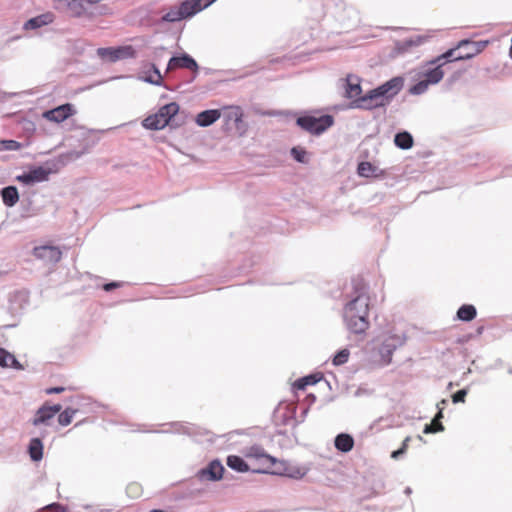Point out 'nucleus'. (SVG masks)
Here are the masks:
<instances>
[{
	"instance_id": "1",
	"label": "nucleus",
	"mask_w": 512,
	"mask_h": 512,
	"mask_svg": "<svg viewBox=\"0 0 512 512\" xmlns=\"http://www.w3.org/2000/svg\"><path fill=\"white\" fill-rule=\"evenodd\" d=\"M403 85L404 79L402 77H394L379 87L370 90L364 96L354 99L349 107L352 109L371 110L384 106L401 91Z\"/></svg>"
},
{
	"instance_id": "2",
	"label": "nucleus",
	"mask_w": 512,
	"mask_h": 512,
	"mask_svg": "<svg viewBox=\"0 0 512 512\" xmlns=\"http://www.w3.org/2000/svg\"><path fill=\"white\" fill-rule=\"evenodd\" d=\"M370 298L362 287L357 296L348 302L344 308L343 318L347 329L355 334L364 333L369 327Z\"/></svg>"
},
{
	"instance_id": "3",
	"label": "nucleus",
	"mask_w": 512,
	"mask_h": 512,
	"mask_svg": "<svg viewBox=\"0 0 512 512\" xmlns=\"http://www.w3.org/2000/svg\"><path fill=\"white\" fill-rule=\"evenodd\" d=\"M427 66L428 67L421 73L422 79L409 89V92L412 95H421L425 93L430 85H435L443 79L445 71L441 65L430 64L429 61Z\"/></svg>"
},
{
	"instance_id": "4",
	"label": "nucleus",
	"mask_w": 512,
	"mask_h": 512,
	"mask_svg": "<svg viewBox=\"0 0 512 512\" xmlns=\"http://www.w3.org/2000/svg\"><path fill=\"white\" fill-rule=\"evenodd\" d=\"M178 111L179 105L176 102H171L161 107L157 113L146 117L142 125L146 129L161 130L170 123L172 117L175 116Z\"/></svg>"
},
{
	"instance_id": "5",
	"label": "nucleus",
	"mask_w": 512,
	"mask_h": 512,
	"mask_svg": "<svg viewBox=\"0 0 512 512\" xmlns=\"http://www.w3.org/2000/svg\"><path fill=\"white\" fill-rule=\"evenodd\" d=\"M296 123L305 131L320 135L333 125L334 119L330 115H323L319 117L305 115L298 117Z\"/></svg>"
},
{
	"instance_id": "6",
	"label": "nucleus",
	"mask_w": 512,
	"mask_h": 512,
	"mask_svg": "<svg viewBox=\"0 0 512 512\" xmlns=\"http://www.w3.org/2000/svg\"><path fill=\"white\" fill-rule=\"evenodd\" d=\"M97 55L104 61L116 62L135 57V50L132 46L98 48Z\"/></svg>"
},
{
	"instance_id": "7",
	"label": "nucleus",
	"mask_w": 512,
	"mask_h": 512,
	"mask_svg": "<svg viewBox=\"0 0 512 512\" xmlns=\"http://www.w3.org/2000/svg\"><path fill=\"white\" fill-rule=\"evenodd\" d=\"M404 344V338L400 335L390 334L383 339L379 352L385 364L391 362L393 352Z\"/></svg>"
},
{
	"instance_id": "8",
	"label": "nucleus",
	"mask_w": 512,
	"mask_h": 512,
	"mask_svg": "<svg viewBox=\"0 0 512 512\" xmlns=\"http://www.w3.org/2000/svg\"><path fill=\"white\" fill-rule=\"evenodd\" d=\"M33 254L36 258L45 261L46 263L55 264L61 260L62 252L56 246L43 245L33 249Z\"/></svg>"
},
{
	"instance_id": "9",
	"label": "nucleus",
	"mask_w": 512,
	"mask_h": 512,
	"mask_svg": "<svg viewBox=\"0 0 512 512\" xmlns=\"http://www.w3.org/2000/svg\"><path fill=\"white\" fill-rule=\"evenodd\" d=\"M193 15H195V11L191 9L190 3L185 0L179 7H173L164 14L162 20L165 22H176Z\"/></svg>"
},
{
	"instance_id": "10",
	"label": "nucleus",
	"mask_w": 512,
	"mask_h": 512,
	"mask_svg": "<svg viewBox=\"0 0 512 512\" xmlns=\"http://www.w3.org/2000/svg\"><path fill=\"white\" fill-rule=\"evenodd\" d=\"M61 409L62 406L60 404H55L53 406L43 405L36 411L35 416L31 422L34 426H39L41 424L48 425L49 421L53 419L54 416L61 411Z\"/></svg>"
},
{
	"instance_id": "11",
	"label": "nucleus",
	"mask_w": 512,
	"mask_h": 512,
	"mask_svg": "<svg viewBox=\"0 0 512 512\" xmlns=\"http://www.w3.org/2000/svg\"><path fill=\"white\" fill-rule=\"evenodd\" d=\"M75 113L72 104H63L43 113V117L55 123H61Z\"/></svg>"
},
{
	"instance_id": "12",
	"label": "nucleus",
	"mask_w": 512,
	"mask_h": 512,
	"mask_svg": "<svg viewBox=\"0 0 512 512\" xmlns=\"http://www.w3.org/2000/svg\"><path fill=\"white\" fill-rule=\"evenodd\" d=\"M49 174V169L40 166L30 170L27 173L19 175L17 180L26 185H31L48 180Z\"/></svg>"
},
{
	"instance_id": "13",
	"label": "nucleus",
	"mask_w": 512,
	"mask_h": 512,
	"mask_svg": "<svg viewBox=\"0 0 512 512\" xmlns=\"http://www.w3.org/2000/svg\"><path fill=\"white\" fill-rule=\"evenodd\" d=\"M224 467L218 460H213L206 468L198 472L201 480L218 481L222 478Z\"/></svg>"
},
{
	"instance_id": "14",
	"label": "nucleus",
	"mask_w": 512,
	"mask_h": 512,
	"mask_svg": "<svg viewBox=\"0 0 512 512\" xmlns=\"http://www.w3.org/2000/svg\"><path fill=\"white\" fill-rule=\"evenodd\" d=\"M177 68H186L192 71H197L198 64L190 55L183 54L182 56L172 57L168 62L167 71L174 70Z\"/></svg>"
},
{
	"instance_id": "15",
	"label": "nucleus",
	"mask_w": 512,
	"mask_h": 512,
	"mask_svg": "<svg viewBox=\"0 0 512 512\" xmlns=\"http://www.w3.org/2000/svg\"><path fill=\"white\" fill-rule=\"evenodd\" d=\"M488 41H470V40H461L458 43V48L470 47V51L465 53H459L456 59H470L483 51V49L487 46Z\"/></svg>"
},
{
	"instance_id": "16",
	"label": "nucleus",
	"mask_w": 512,
	"mask_h": 512,
	"mask_svg": "<svg viewBox=\"0 0 512 512\" xmlns=\"http://www.w3.org/2000/svg\"><path fill=\"white\" fill-rule=\"evenodd\" d=\"M345 97L349 99H356L361 97L360 94L362 92L359 78L353 75H348L345 79Z\"/></svg>"
},
{
	"instance_id": "17",
	"label": "nucleus",
	"mask_w": 512,
	"mask_h": 512,
	"mask_svg": "<svg viewBox=\"0 0 512 512\" xmlns=\"http://www.w3.org/2000/svg\"><path fill=\"white\" fill-rule=\"evenodd\" d=\"M221 117V111L218 109L205 110L196 117V123L200 127H208L215 123Z\"/></svg>"
},
{
	"instance_id": "18",
	"label": "nucleus",
	"mask_w": 512,
	"mask_h": 512,
	"mask_svg": "<svg viewBox=\"0 0 512 512\" xmlns=\"http://www.w3.org/2000/svg\"><path fill=\"white\" fill-rule=\"evenodd\" d=\"M51 13L41 14L25 22L23 28L25 30H35L53 22Z\"/></svg>"
},
{
	"instance_id": "19",
	"label": "nucleus",
	"mask_w": 512,
	"mask_h": 512,
	"mask_svg": "<svg viewBox=\"0 0 512 512\" xmlns=\"http://www.w3.org/2000/svg\"><path fill=\"white\" fill-rule=\"evenodd\" d=\"M59 5L65 6L72 15L80 17L86 13L83 0H56Z\"/></svg>"
},
{
	"instance_id": "20",
	"label": "nucleus",
	"mask_w": 512,
	"mask_h": 512,
	"mask_svg": "<svg viewBox=\"0 0 512 512\" xmlns=\"http://www.w3.org/2000/svg\"><path fill=\"white\" fill-rule=\"evenodd\" d=\"M426 38L423 36H416L410 39L399 41L396 43L395 49L398 53L408 52L412 47L420 46L425 42Z\"/></svg>"
},
{
	"instance_id": "21",
	"label": "nucleus",
	"mask_w": 512,
	"mask_h": 512,
	"mask_svg": "<svg viewBox=\"0 0 512 512\" xmlns=\"http://www.w3.org/2000/svg\"><path fill=\"white\" fill-rule=\"evenodd\" d=\"M3 202L6 206L12 207L19 200L18 190L15 186H8L1 190Z\"/></svg>"
},
{
	"instance_id": "22",
	"label": "nucleus",
	"mask_w": 512,
	"mask_h": 512,
	"mask_svg": "<svg viewBox=\"0 0 512 512\" xmlns=\"http://www.w3.org/2000/svg\"><path fill=\"white\" fill-rule=\"evenodd\" d=\"M447 404V400L443 399L440 403L437 404V407L439 409V412L435 416L432 425H426L424 428V433H431V432H437V431H443L444 427L439 422V420L443 417L442 415V409Z\"/></svg>"
},
{
	"instance_id": "23",
	"label": "nucleus",
	"mask_w": 512,
	"mask_h": 512,
	"mask_svg": "<svg viewBox=\"0 0 512 512\" xmlns=\"http://www.w3.org/2000/svg\"><path fill=\"white\" fill-rule=\"evenodd\" d=\"M354 445V440L349 434H339L335 438V447L342 452H349L352 450Z\"/></svg>"
},
{
	"instance_id": "24",
	"label": "nucleus",
	"mask_w": 512,
	"mask_h": 512,
	"mask_svg": "<svg viewBox=\"0 0 512 512\" xmlns=\"http://www.w3.org/2000/svg\"><path fill=\"white\" fill-rule=\"evenodd\" d=\"M29 455L33 461H40L43 457V444L39 438H33L29 443Z\"/></svg>"
},
{
	"instance_id": "25",
	"label": "nucleus",
	"mask_w": 512,
	"mask_h": 512,
	"mask_svg": "<svg viewBox=\"0 0 512 512\" xmlns=\"http://www.w3.org/2000/svg\"><path fill=\"white\" fill-rule=\"evenodd\" d=\"M0 366L3 368H8V367H14L16 369L22 368L21 365L19 364V362L14 357V355L7 352L3 348H0Z\"/></svg>"
},
{
	"instance_id": "26",
	"label": "nucleus",
	"mask_w": 512,
	"mask_h": 512,
	"mask_svg": "<svg viewBox=\"0 0 512 512\" xmlns=\"http://www.w3.org/2000/svg\"><path fill=\"white\" fill-rule=\"evenodd\" d=\"M456 50H457V47L449 49L445 53H443V54L439 55L438 57H436L435 59L431 60L430 64H439L443 67L446 63H448L450 61H459L460 59H456V57L459 55V54H456Z\"/></svg>"
},
{
	"instance_id": "27",
	"label": "nucleus",
	"mask_w": 512,
	"mask_h": 512,
	"mask_svg": "<svg viewBox=\"0 0 512 512\" xmlns=\"http://www.w3.org/2000/svg\"><path fill=\"white\" fill-rule=\"evenodd\" d=\"M394 143L401 149H409L413 146V137L406 131L400 132L395 135Z\"/></svg>"
},
{
	"instance_id": "28",
	"label": "nucleus",
	"mask_w": 512,
	"mask_h": 512,
	"mask_svg": "<svg viewBox=\"0 0 512 512\" xmlns=\"http://www.w3.org/2000/svg\"><path fill=\"white\" fill-rule=\"evenodd\" d=\"M227 465L237 472H247L249 470L247 463L241 457L236 455L228 456Z\"/></svg>"
},
{
	"instance_id": "29",
	"label": "nucleus",
	"mask_w": 512,
	"mask_h": 512,
	"mask_svg": "<svg viewBox=\"0 0 512 512\" xmlns=\"http://www.w3.org/2000/svg\"><path fill=\"white\" fill-rule=\"evenodd\" d=\"M476 308L473 305H462L457 311V318L462 321H471L476 317Z\"/></svg>"
},
{
	"instance_id": "30",
	"label": "nucleus",
	"mask_w": 512,
	"mask_h": 512,
	"mask_svg": "<svg viewBox=\"0 0 512 512\" xmlns=\"http://www.w3.org/2000/svg\"><path fill=\"white\" fill-rule=\"evenodd\" d=\"M162 75L155 65H151L150 70L143 77V80L154 85L160 86L162 84Z\"/></svg>"
},
{
	"instance_id": "31",
	"label": "nucleus",
	"mask_w": 512,
	"mask_h": 512,
	"mask_svg": "<svg viewBox=\"0 0 512 512\" xmlns=\"http://www.w3.org/2000/svg\"><path fill=\"white\" fill-rule=\"evenodd\" d=\"M77 410L72 408H67L64 411H62L58 416V422L62 426H67L72 422L73 416Z\"/></svg>"
},
{
	"instance_id": "32",
	"label": "nucleus",
	"mask_w": 512,
	"mask_h": 512,
	"mask_svg": "<svg viewBox=\"0 0 512 512\" xmlns=\"http://www.w3.org/2000/svg\"><path fill=\"white\" fill-rule=\"evenodd\" d=\"M358 174L362 177H370L375 174L376 167L369 162H361L358 165Z\"/></svg>"
},
{
	"instance_id": "33",
	"label": "nucleus",
	"mask_w": 512,
	"mask_h": 512,
	"mask_svg": "<svg viewBox=\"0 0 512 512\" xmlns=\"http://www.w3.org/2000/svg\"><path fill=\"white\" fill-rule=\"evenodd\" d=\"M190 3L191 9L195 11V14L201 10L207 8L216 0H186Z\"/></svg>"
},
{
	"instance_id": "34",
	"label": "nucleus",
	"mask_w": 512,
	"mask_h": 512,
	"mask_svg": "<svg viewBox=\"0 0 512 512\" xmlns=\"http://www.w3.org/2000/svg\"><path fill=\"white\" fill-rule=\"evenodd\" d=\"M251 452H254L253 455L256 458H259L263 464H274L276 462L275 458L265 454L260 448H252ZM250 455H252V453H250Z\"/></svg>"
},
{
	"instance_id": "35",
	"label": "nucleus",
	"mask_w": 512,
	"mask_h": 512,
	"mask_svg": "<svg viewBox=\"0 0 512 512\" xmlns=\"http://www.w3.org/2000/svg\"><path fill=\"white\" fill-rule=\"evenodd\" d=\"M291 155L299 163H307L308 162L307 152L303 148L293 147L291 149Z\"/></svg>"
},
{
	"instance_id": "36",
	"label": "nucleus",
	"mask_w": 512,
	"mask_h": 512,
	"mask_svg": "<svg viewBox=\"0 0 512 512\" xmlns=\"http://www.w3.org/2000/svg\"><path fill=\"white\" fill-rule=\"evenodd\" d=\"M319 379H317L315 376L310 375L304 378L299 379L295 383V387L300 390H304L308 385H314L318 382Z\"/></svg>"
},
{
	"instance_id": "37",
	"label": "nucleus",
	"mask_w": 512,
	"mask_h": 512,
	"mask_svg": "<svg viewBox=\"0 0 512 512\" xmlns=\"http://www.w3.org/2000/svg\"><path fill=\"white\" fill-rule=\"evenodd\" d=\"M242 111L239 107H232L226 114L228 121H234L236 124L242 122Z\"/></svg>"
},
{
	"instance_id": "38",
	"label": "nucleus",
	"mask_w": 512,
	"mask_h": 512,
	"mask_svg": "<svg viewBox=\"0 0 512 512\" xmlns=\"http://www.w3.org/2000/svg\"><path fill=\"white\" fill-rule=\"evenodd\" d=\"M350 352L348 349L340 350L333 358V364L338 366L345 364L349 359Z\"/></svg>"
},
{
	"instance_id": "39",
	"label": "nucleus",
	"mask_w": 512,
	"mask_h": 512,
	"mask_svg": "<svg viewBox=\"0 0 512 512\" xmlns=\"http://www.w3.org/2000/svg\"><path fill=\"white\" fill-rule=\"evenodd\" d=\"M20 143L15 140H2L0 141V150H18L20 148Z\"/></svg>"
},
{
	"instance_id": "40",
	"label": "nucleus",
	"mask_w": 512,
	"mask_h": 512,
	"mask_svg": "<svg viewBox=\"0 0 512 512\" xmlns=\"http://www.w3.org/2000/svg\"><path fill=\"white\" fill-rule=\"evenodd\" d=\"M411 440L410 437H406L402 443V447L394 452H392L391 457L394 459H397L400 455H403L406 452V449L408 447V443Z\"/></svg>"
},
{
	"instance_id": "41",
	"label": "nucleus",
	"mask_w": 512,
	"mask_h": 512,
	"mask_svg": "<svg viewBox=\"0 0 512 512\" xmlns=\"http://www.w3.org/2000/svg\"><path fill=\"white\" fill-rule=\"evenodd\" d=\"M307 473L304 467L296 468L294 471H287L285 474L292 478H302Z\"/></svg>"
},
{
	"instance_id": "42",
	"label": "nucleus",
	"mask_w": 512,
	"mask_h": 512,
	"mask_svg": "<svg viewBox=\"0 0 512 512\" xmlns=\"http://www.w3.org/2000/svg\"><path fill=\"white\" fill-rule=\"evenodd\" d=\"M466 395H467V390L461 389L453 395L452 400L454 403L464 402Z\"/></svg>"
},
{
	"instance_id": "43",
	"label": "nucleus",
	"mask_w": 512,
	"mask_h": 512,
	"mask_svg": "<svg viewBox=\"0 0 512 512\" xmlns=\"http://www.w3.org/2000/svg\"><path fill=\"white\" fill-rule=\"evenodd\" d=\"M65 390L64 387H53L46 390L47 394L61 393Z\"/></svg>"
},
{
	"instance_id": "44",
	"label": "nucleus",
	"mask_w": 512,
	"mask_h": 512,
	"mask_svg": "<svg viewBox=\"0 0 512 512\" xmlns=\"http://www.w3.org/2000/svg\"><path fill=\"white\" fill-rule=\"evenodd\" d=\"M118 286H119V284H118L117 282H111V283L106 284V285L104 286V289H105L106 291H111L112 289H114V288H116V287H118Z\"/></svg>"
},
{
	"instance_id": "45",
	"label": "nucleus",
	"mask_w": 512,
	"mask_h": 512,
	"mask_svg": "<svg viewBox=\"0 0 512 512\" xmlns=\"http://www.w3.org/2000/svg\"><path fill=\"white\" fill-rule=\"evenodd\" d=\"M137 490H138L137 484H131L127 488L128 493L136 492Z\"/></svg>"
},
{
	"instance_id": "46",
	"label": "nucleus",
	"mask_w": 512,
	"mask_h": 512,
	"mask_svg": "<svg viewBox=\"0 0 512 512\" xmlns=\"http://www.w3.org/2000/svg\"><path fill=\"white\" fill-rule=\"evenodd\" d=\"M459 49H460V50H463V52H462V53H465V52H467V51H470V49H471V48H470V47H464V48H459Z\"/></svg>"
},
{
	"instance_id": "47",
	"label": "nucleus",
	"mask_w": 512,
	"mask_h": 512,
	"mask_svg": "<svg viewBox=\"0 0 512 512\" xmlns=\"http://www.w3.org/2000/svg\"><path fill=\"white\" fill-rule=\"evenodd\" d=\"M405 492H406L407 494H409V493H411V489L408 487V488H406Z\"/></svg>"
},
{
	"instance_id": "48",
	"label": "nucleus",
	"mask_w": 512,
	"mask_h": 512,
	"mask_svg": "<svg viewBox=\"0 0 512 512\" xmlns=\"http://www.w3.org/2000/svg\"><path fill=\"white\" fill-rule=\"evenodd\" d=\"M104 13H106L105 9H104V7H101V14H104Z\"/></svg>"
}]
</instances>
